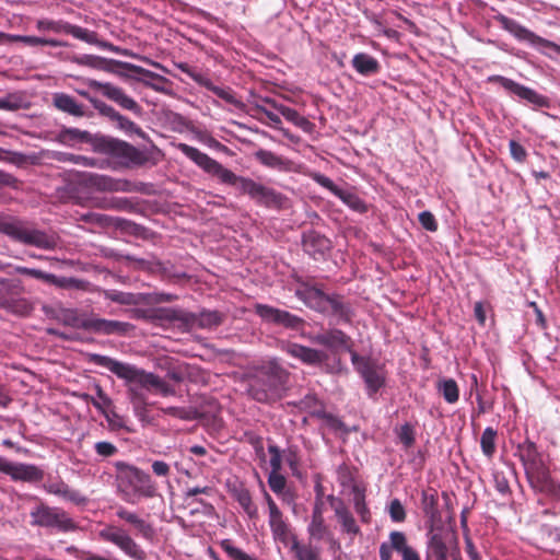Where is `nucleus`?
<instances>
[{"mask_svg":"<svg viewBox=\"0 0 560 560\" xmlns=\"http://www.w3.org/2000/svg\"><path fill=\"white\" fill-rule=\"evenodd\" d=\"M177 149L203 172L217 177L222 184L235 187L241 195L248 196L256 205L271 209L288 208L289 199L272 187L257 183L249 177L236 175L197 148L178 143Z\"/></svg>","mask_w":560,"mask_h":560,"instance_id":"1","label":"nucleus"},{"mask_svg":"<svg viewBox=\"0 0 560 560\" xmlns=\"http://www.w3.org/2000/svg\"><path fill=\"white\" fill-rule=\"evenodd\" d=\"M89 362L105 368L117 377L130 383H136L149 392L160 394L164 397L175 395V389L159 375L138 369L135 365L98 353L89 354Z\"/></svg>","mask_w":560,"mask_h":560,"instance_id":"2","label":"nucleus"},{"mask_svg":"<svg viewBox=\"0 0 560 560\" xmlns=\"http://www.w3.org/2000/svg\"><path fill=\"white\" fill-rule=\"evenodd\" d=\"M299 287L295 295L304 304L324 315L337 317L340 322L350 323L352 319V307L345 298L338 293L327 294L318 285L311 284L302 278L296 279Z\"/></svg>","mask_w":560,"mask_h":560,"instance_id":"3","label":"nucleus"},{"mask_svg":"<svg viewBox=\"0 0 560 560\" xmlns=\"http://www.w3.org/2000/svg\"><path fill=\"white\" fill-rule=\"evenodd\" d=\"M117 491L127 503L135 504L138 499H151L158 495V486L149 474L125 462H115Z\"/></svg>","mask_w":560,"mask_h":560,"instance_id":"4","label":"nucleus"},{"mask_svg":"<svg viewBox=\"0 0 560 560\" xmlns=\"http://www.w3.org/2000/svg\"><path fill=\"white\" fill-rule=\"evenodd\" d=\"M289 380V372L276 360L265 363L248 383V395L258 402L271 404L279 400Z\"/></svg>","mask_w":560,"mask_h":560,"instance_id":"5","label":"nucleus"},{"mask_svg":"<svg viewBox=\"0 0 560 560\" xmlns=\"http://www.w3.org/2000/svg\"><path fill=\"white\" fill-rule=\"evenodd\" d=\"M34 500H36V504L30 512L32 526L54 528L62 533L73 532L78 528L77 523L65 510L49 506L37 498Z\"/></svg>","mask_w":560,"mask_h":560,"instance_id":"6","label":"nucleus"},{"mask_svg":"<svg viewBox=\"0 0 560 560\" xmlns=\"http://www.w3.org/2000/svg\"><path fill=\"white\" fill-rule=\"evenodd\" d=\"M425 559L424 560H457L459 550L456 534L448 527L435 528L425 533Z\"/></svg>","mask_w":560,"mask_h":560,"instance_id":"7","label":"nucleus"},{"mask_svg":"<svg viewBox=\"0 0 560 560\" xmlns=\"http://www.w3.org/2000/svg\"><path fill=\"white\" fill-rule=\"evenodd\" d=\"M351 363L363 378L368 396L373 398L386 384L385 365L372 357L360 355L358 352L352 353Z\"/></svg>","mask_w":560,"mask_h":560,"instance_id":"8","label":"nucleus"},{"mask_svg":"<svg viewBox=\"0 0 560 560\" xmlns=\"http://www.w3.org/2000/svg\"><path fill=\"white\" fill-rule=\"evenodd\" d=\"M0 232L14 241L42 249H54L57 245L54 236L40 230L31 229L21 221H0Z\"/></svg>","mask_w":560,"mask_h":560,"instance_id":"9","label":"nucleus"},{"mask_svg":"<svg viewBox=\"0 0 560 560\" xmlns=\"http://www.w3.org/2000/svg\"><path fill=\"white\" fill-rule=\"evenodd\" d=\"M94 147L101 153L126 159L136 165H144L149 162V156L145 152L122 140L101 137L95 140Z\"/></svg>","mask_w":560,"mask_h":560,"instance_id":"10","label":"nucleus"},{"mask_svg":"<svg viewBox=\"0 0 560 560\" xmlns=\"http://www.w3.org/2000/svg\"><path fill=\"white\" fill-rule=\"evenodd\" d=\"M102 540L118 547L126 556L135 560H145L147 553L132 536L122 527L107 525L98 532Z\"/></svg>","mask_w":560,"mask_h":560,"instance_id":"11","label":"nucleus"},{"mask_svg":"<svg viewBox=\"0 0 560 560\" xmlns=\"http://www.w3.org/2000/svg\"><path fill=\"white\" fill-rule=\"evenodd\" d=\"M264 499L268 506V524L275 541L289 546L294 538H298L296 535L292 532L290 523L267 491H264Z\"/></svg>","mask_w":560,"mask_h":560,"instance_id":"12","label":"nucleus"},{"mask_svg":"<svg viewBox=\"0 0 560 560\" xmlns=\"http://www.w3.org/2000/svg\"><path fill=\"white\" fill-rule=\"evenodd\" d=\"M487 81L489 83H499L504 90H506L511 94H514L521 100L526 101L527 104L533 106V108L550 107V100L547 96L539 94L535 90L523 84H520L512 79L494 74L488 77Z\"/></svg>","mask_w":560,"mask_h":560,"instance_id":"13","label":"nucleus"},{"mask_svg":"<svg viewBox=\"0 0 560 560\" xmlns=\"http://www.w3.org/2000/svg\"><path fill=\"white\" fill-rule=\"evenodd\" d=\"M495 21L500 24V26L512 34L516 39L521 42H527L528 44L536 46V47H542V48H550L553 51L560 54V46L556 43L548 40L546 38H542L532 32L530 30L526 28L525 26L521 25L517 21L508 18L503 14H498L495 16Z\"/></svg>","mask_w":560,"mask_h":560,"instance_id":"14","label":"nucleus"},{"mask_svg":"<svg viewBox=\"0 0 560 560\" xmlns=\"http://www.w3.org/2000/svg\"><path fill=\"white\" fill-rule=\"evenodd\" d=\"M516 455L524 467L527 480L549 468L537 444L529 439L517 445Z\"/></svg>","mask_w":560,"mask_h":560,"instance_id":"15","label":"nucleus"},{"mask_svg":"<svg viewBox=\"0 0 560 560\" xmlns=\"http://www.w3.org/2000/svg\"><path fill=\"white\" fill-rule=\"evenodd\" d=\"M393 551L401 556V560H421L419 552L409 544L404 532L393 530L388 535V541L380 546L381 560H392Z\"/></svg>","mask_w":560,"mask_h":560,"instance_id":"16","label":"nucleus"},{"mask_svg":"<svg viewBox=\"0 0 560 560\" xmlns=\"http://www.w3.org/2000/svg\"><path fill=\"white\" fill-rule=\"evenodd\" d=\"M86 83L91 89L100 91L106 98L115 102L121 108L127 109L137 116L142 115V107L132 97L127 95L121 88L109 82H100L94 79H89Z\"/></svg>","mask_w":560,"mask_h":560,"instance_id":"17","label":"nucleus"},{"mask_svg":"<svg viewBox=\"0 0 560 560\" xmlns=\"http://www.w3.org/2000/svg\"><path fill=\"white\" fill-rule=\"evenodd\" d=\"M177 68L188 77H190L196 83L211 91L218 97L222 98L226 103L233 105L237 109L244 108V103L236 97L235 92L231 88H221L214 85L212 81L203 74L195 71L188 63L182 62L177 65Z\"/></svg>","mask_w":560,"mask_h":560,"instance_id":"18","label":"nucleus"},{"mask_svg":"<svg viewBox=\"0 0 560 560\" xmlns=\"http://www.w3.org/2000/svg\"><path fill=\"white\" fill-rule=\"evenodd\" d=\"M255 314L265 323L280 325L289 329H299L304 325V319L288 311L267 304L257 303L254 306Z\"/></svg>","mask_w":560,"mask_h":560,"instance_id":"19","label":"nucleus"},{"mask_svg":"<svg viewBox=\"0 0 560 560\" xmlns=\"http://www.w3.org/2000/svg\"><path fill=\"white\" fill-rule=\"evenodd\" d=\"M314 180L322 187L328 189L332 195L338 197L351 210L358 213H365L369 210L366 202L354 191L338 187L329 177L323 174H316Z\"/></svg>","mask_w":560,"mask_h":560,"instance_id":"20","label":"nucleus"},{"mask_svg":"<svg viewBox=\"0 0 560 560\" xmlns=\"http://www.w3.org/2000/svg\"><path fill=\"white\" fill-rule=\"evenodd\" d=\"M36 27L38 31H50L57 34L71 35L74 38L80 39L84 43L95 42V32L81 27L79 25L71 24L63 20H38L36 23Z\"/></svg>","mask_w":560,"mask_h":560,"instance_id":"21","label":"nucleus"},{"mask_svg":"<svg viewBox=\"0 0 560 560\" xmlns=\"http://www.w3.org/2000/svg\"><path fill=\"white\" fill-rule=\"evenodd\" d=\"M0 472L11 477L14 481L37 482L44 478V471L35 465L12 463L0 456Z\"/></svg>","mask_w":560,"mask_h":560,"instance_id":"22","label":"nucleus"},{"mask_svg":"<svg viewBox=\"0 0 560 560\" xmlns=\"http://www.w3.org/2000/svg\"><path fill=\"white\" fill-rule=\"evenodd\" d=\"M313 340L332 352L347 351L351 357L355 352L351 337L338 328L324 330L317 334Z\"/></svg>","mask_w":560,"mask_h":560,"instance_id":"23","label":"nucleus"},{"mask_svg":"<svg viewBox=\"0 0 560 560\" xmlns=\"http://www.w3.org/2000/svg\"><path fill=\"white\" fill-rule=\"evenodd\" d=\"M282 350L290 357L311 366H319L327 361L328 354L323 350L310 348L296 342H285Z\"/></svg>","mask_w":560,"mask_h":560,"instance_id":"24","label":"nucleus"},{"mask_svg":"<svg viewBox=\"0 0 560 560\" xmlns=\"http://www.w3.org/2000/svg\"><path fill=\"white\" fill-rule=\"evenodd\" d=\"M421 510L425 517L427 530L446 527L439 510L438 492L433 489L422 491Z\"/></svg>","mask_w":560,"mask_h":560,"instance_id":"25","label":"nucleus"},{"mask_svg":"<svg viewBox=\"0 0 560 560\" xmlns=\"http://www.w3.org/2000/svg\"><path fill=\"white\" fill-rule=\"evenodd\" d=\"M68 59L78 66L89 67L91 69L101 70L121 77L124 75L121 72H119V69H121L122 65V61L120 60L108 59L96 55H72Z\"/></svg>","mask_w":560,"mask_h":560,"instance_id":"26","label":"nucleus"},{"mask_svg":"<svg viewBox=\"0 0 560 560\" xmlns=\"http://www.w3.org/2000/svg\"><path fill=\"white\" fill-rule=\"evenodd\" d=\"M116 516L129 524L135 529V535L152 541L155 537V529L153 525L142 518L138 513L130 511L124 506L116 509Z\"/></svg>","mask_w":560,"mask_h":560,"instance_id":"27","label":"nucleus"},{"mask_svg":"<svg viewBox=\"0 0 560 560\" xmlns=\"http://www.w3.org/2000/svg\"><path fill=\"white\" fill-rule=\"evenodd\" d=\"M527 481L534 491L560 502V482L551 476L549 468Z\"/></svg>","mask_w":560,"mask_h":560,"instance_id":"28","label":"nucleus"},{"mask_svg":"<svg viewBox=\"0 0 560 560\" xmlns=\"http://www.w3.org/2000/svg\"><path fill=\"white\" fill-rule=\"evenodd\" d=\"M131 328L132 325L126 322L89 317L86 330L101 335H125Z\"/></svg>","mask_w":560,"mask_h":560,"instance_id":"29","label":"nucleus"},{"mask_svg":"<svg viewBox=\"0 0 560 560\" xmlns=\"http://www.w3.org/2000/svg\"><path fill=\"white\" fill-rule=\"evenodd\" d=\"M330 248V241L320 235L319 233L312 231L303 236V249L314 259H318Z\"/></svg>","mask_w":560,"mask_h":560,"instance_id":"30","label":"nucleus"},{"mask_svg":"<svg viewBox=\"0 0 560 560\" xmlns=\"http://www.w3.org/2000/svg\"><path fill=\"white\" fill-rule=\"evenodd\" d=\"M151 318L161 323L187 326V322L191 320L194 317L189 312H185L180 308L159 307L153 311Z\"/></svg>","mask_w":560,"mask_h":560,"instance_id":"31","label":"nucleus"},{"mask_svg":"<svg viewBox=\"0 0 560 560\" xmlns=\"http://www.w3.org/2000/svg\"><path fill=\"white\" fill-rule=\"evenodd\" d=\"M82 183L100 191H119L122 189L120 180L96 173H84L82 175Z\"/></svg>","mask_w":560,"mask_h":560,"instance_id":"32","label":"nucleus"},{"mask_svg":"<svg viewBox=\"0 0 560 560\" xmlns=\"http://www.w3.org/2000/svg\"><path fill=\"white\" fill-rule=\"evenodd\" d=\"M48 493L61 497L62 499L70 501L77 505H83L86 503V498L78 490L71 489L65 481L58 480L49 482L45 486Z\"/></svg>","mask_w":560,"mask_h":560,"instance_id":"33","label":"nucleus"},{"mask_svg":"<svg viewBox=\"0 0 560 560\" xmlns=\"http://www.w3.org/2000/svg\"><path fill=\"white\" fill-rule=\"evenodd\" d=\"M52 105L60 112L73 117L85 116L84 106L75 101V98L66 93H55L52 95Z\"/></svg>","mask_w":560,"mask_h":560,"instance_id":"34","label":"nucleus"},{"mask_svg":"<svg viewBox=\"0 0 560 560\" xmlns=\"http://www.w3.org/2000/svg\"><path fill=\"white\" fill-rule=\"evenodd\" d=\"M256 160L266 167L273 168L280 172H288L292 168V162L276 153L260 149L255 153Z\"/></svg>","mask_w":560,"mask_h":560,"instance_id":"35","label":"nucleus"},{"mask_svg":"<svg viewBox=\"0 0 560 560\" xmlns=\"http://www.w3.org/2000/svg\"><path fill=\"white\" fill-rule=\"evenodd\" d=\"M231 493L250 520L259 517L258 508L254 503L252 493L247 488L244 486L234 487Z\"/></svg>","mask_w":560,"mask_h":560,"instance_id":"36","label":"nucleus"},{"mask_svg":"<svg viewBox=\"0 0 560 560\" xmlns=\"http://www.w3.org/2000/svg\"><path fill=\"white\" fill-rule=\"evenodd\" d=\"M56 140L67 147H73L78 143H90L93 140L92 135L86 130L78 128H63L57 135Z\"/></svg>","mask_w":560,"mask_h":560,"instance_id":"37","label":"nucleus"},{"mask_svg":"<svg viewBox=\"0 0 560 560\" xmlns=\"http://www.w3.org/2000/svg\"><path fill=\"white\" fill-rule=\"evenodd\" d=\"M194 317L191 320L187 322V326L197 325L200 328H215L220 326L224 320V315L219 311H202L199 314L190 313Z\"/></svg>","mask_w":560,"mask_h":560,"instance_id":"38","label":"nucleus"},{"mask_svg":"<svg viewBox=\"0 0 560 560\" xmlns=\"http://www.w3.org/2000/svg\"><path fill=\"white\" fill-rule=\"evenodd\" d=\"M351 63L358 73L365 77L376 74L381 69L377 59L365 52L354 55Z\"/></svg>","mask_w":560,"mask_h":560,"instance_id":"39","label":"nucleus"},{"mask_svg":"<svg viewBox=\"0 0 560 560\" xmlns=\"http://www.w3.org/2000/svg\"><path fill=\"white\" fill-rule=\"evenodd\" d=\"M14 272L23 276H28L32 278H35L37 280H42L46 283L65 288L67 285L68 280L66 278H58L57 276L52 273H47L45 271H42L39 269L35 268H27L23 266H16L14 267Z\"/></svg>","mask_w":560,"mask_h":560,"instance_id":"40","label":"nucleus"},{"mask_svg":"<svg viewBox=\"0 0 560 560\" xmlns=\"http://www.w3.org/2000/svg\"><path fill=\"white\" fill-rule=\"evenodd\" d=\"M295 560H322L320 549L311 544H301L298 538L289 545Z\"/></svg>","mask_w":560,"mask_h":560,"instance_id":"41","label":"nucleus"},{"mask_svg":"<svg viewBox=\"0 0 560 560\" xmlns=\"http://www.w3.org/2000/svg\"><path fill=\"white\" fill-rule=\"evenodd\" d=\"M337 513L335 514L338 522L341 525L342 532L354 537L361 534V529L358 526L352 513L347 506L338 505Z\"/></svg>","mask_w":560,"mask_h":560,"instance_id":"42","label":"nucleus"},{"mask_svg":"<svg viewBox=\"0 0 560 560\" xmlns=\"http://www.w3.org/2000/svg\"><path fill=\"white\" fill-rule=\"evenodd\" d=\"M0 307L19 316H27L33 311V305L23 298L0 300Z\"/></svg>","mask_w":560,"mask_h":560,"instance_id":"43","label":"nucleus"},{"mask_svg":"<svg viewBox=\"0 0 560 560\" xmlns=\"http://www.w3.org/2000/svg\"><path fill=\"white\" fill-rule=\"evenodd\" d=\"M307 533L310 537L315 540H323L331 534L324 516L318 515L311 516V522L307 526Z\"/></svg>","mask_w":560,"mask_h":560,"instance_id":"44","label":"nucleus"},{"mask_svg":"<svg viewBox=\"0 0 560 560\" xmlns=\"http://www.w3.org/2000/svg\"><path fill=\"white\" fill-rule=\"evenodd\" d=\"M498 432L492 427H488L483 430L480 439V447L482 454L491 459L497 451L495 440Z\"/></svg>","mask_w":560,"mask_h":560,"instance_id":"45","label":"nucleus"},{"mask_svg":"<svg viewBox=\"0 0 560 560\" xmlns=\"http://www.w3.org/2000/svg\"><path fill=\"white\" fill-rule=\"evenodd\" d=\"M13 39L18 40V42H22L23 44H25L27 46H32V47H35V46L61 47V46H67L68 45L67 43H63V42L58 40V39L42 38V37H36V36L16 35V36H13Z\"/></svg>","mask_w":560,"mask_h":560,"instance_id":"46","label":"nucleus"},{"mask_svg":"<svg viewBox=\"0 0 560 560\" xmlns=\"http://www.w3.org/2000/svg\"><path fill=\"white\" fill-rule=\"evenodd\" d=\"M279 113L288 121L292 122L294 126H296L303 130H306L311 126L310 120L307 118H305L304 116L300 115V113L294 108L283 105L282 107H279Z\"/></svg>","mask_w":560,"mask_h":560,"instance_id":"47","label":"nucleus"},{"mask_svg":"<svg viewBox=\"0 0 560 560\" xmlns=\"http://www.w3.org/2000/svg\"><path fill=\"white\" fill-rule=\"evenodd\" d=\"M95 389L97 398L92 397L88 394H84L83 397L88 402L92 404L97 410H100L104 415L107 411L106 409L113 405V401L105 394V392L100 385H96Z\"/></svg>","mask_w":560,"mask_h":560,"instance_id":"48","label":"nucleus"},{"mask_svg":"<svg viewBox=\"0 0 560 560\" xmlns=\"http://www.w3.org/2000/svg\"><path fill=\"white\" fill-rule=\"evenodd\" d=\"M440 390L448 404H455L459 398V388L453 378L442 381L440 383Z\"/></svg>","mask_w":560,"mask_h":560,"instance_id":"49","label":"nucleus"},{"mask_svg":"<svg viewBox=\"0 0 560 560\" xmlns=\"http://www.w3.org/2000/svg\"><path fill=\"white\" fill-rule=\"evenodd\" d=\"M220 547L231 560H258L254 556H250L242 549L235 547L231 539H223L220 542Z\"/></svg>","mask_w":560,"mask_h":560,"instance_id":"50","label":"nucleus"},{"mask_svg":"<svg viewBox=\"0 0 560 560\" xmlns=\"http://www.w3.org/2000/svg\"><path fill=\"white\" fill-rule=\"evenodd\" d=\"M104 296L112 302H116L121 305H132L137 303V299L133 293L122 292L117 290H106Z\"/></svg>","mask_w":560,"mask_h":560,"instance_id":"51","label":"nucleus"},{"mask_svg":"<svg viewBox=\"0 0 560 560\" xmlns=\"http://www.w3.org/2000/svg\"><path fill=\"white\" fill-rule=\"evenodd\" d=\"M121 69L128 70L136 74H140L148 79L156 80L162 83L167 81L166 78H164L163 75L152 72L148 69H144V68L133 65V63L122 61Z\"/></svg>","mask_w":560,"mask_h":560,"instance_id":"52","label":"nucleus"},{"mask_svg":"<svg viewBox=\"0 0 560 560\" xmlns=\"http://www.w3.org/2000/svg\"><path fill=\"white\" fill-rule=\"evenodd\" d=\"M160 410L167 416L180 419V420H192L196 417V411L191 408L185 407H165Z\"/></svg>","mask_w":560,"mask_h":560,"instance_id":"53","label":"nucleus"},{"mask_svg":"<svg viewBox=\"0 0 560 560\" xmlns=\"http://www.w3.org/2000/svg\"><path fill=\"white\" fill-rule=\"evenodd\" d=\"M91 104L98 112L100 115L108 118L113 122L116 121V118L120 114L113 106L106 104L105 102L98 98L91 100Z\"/></svg>","mask_w":560,"mask_h":560,"instance_id":"54","label":"nucleus"},{"mask_svg":"<svg viewBox=\"0 0 560 560\" xmlns=\"http://www.w3.org/2000/svg\"><path fill=\"white\" fill-rule=\"evenodd\" d=\"M91 104L98 112L100 115L108 118L113 122L116 121V118L120 114L113 106L106 104L105 102L98 98L91 100Z\"/></svg>","mask_w":560,"mask_h":560,"instance_id":"55","label":"nucleus"},{"mask_svg":"<svg viewBox=\"0 0 560 560\" xmlns=\"http://www.w3.org/2000/svg\"><path fill=\"white\" fill-rule=\"evenodd\" d=\"M115 122L117 124V127L124 130L125 132L136 133L140 137H144L143 130L136 122H133L126 116H122L121 114L118 115Z\"/></svg>","mask_w":560,"mask_h":560,"instance_id":"56","label":"nucleus"},{"mask_svg":"<svg viewBox=\"0 0 560 560\" xmlns=\"http://www.w3.org/2000/svg\"><path fill=\"white\" fill-rule=\"evenodd\" d=\"M354 509L363 523L370 522L371 513L365 503L364 494L361 492H355L354 494Z\"/></svg>","mask_w":560,"mask_h":560,"instance_id":"57","label":"nucleus"},{"mask_svg":"<svg viewBox=\"0 0 560 560\" xmlns=\"http://www.w3.org/2000/svg\"><path fill=\"white\" fill-rule=\"evenodd\" d=\"M388 513L390 516V520L395 523H402L406 520V510L404 505L401 504L400 500L393 499L389 503Z\"/></svg>","mask_w":560,"mask_h":560,"instance_id":"58","label":"nucleus"},{"mask_svg":"<svg viewBox=\"0 0 560 560\" xmlns=\"http://www.w3.org/2000/svg\"><path fill=\"white\" fill-rule=\"evenodd\" d=\"M63 322L73 328L86 330L89 318L79 316L74 311H67L63 315Z\"/></svg>","mask_w":560,"mask_h":560,"instance_id":"59","label":"nucleus"},{"mask_svg":"<svg viewBox=\"0 0 560 560\" xmlns=\"http://www.w3.org/2000/svg\"><path fill=\"white\" fill-rule=\"evenodd\" d=\"M398 439L404 444L405 448H410L415 442V429L410 423H405L398 431Z\"/></svg>","mask_w":560,"mask_h":560,"instance_id":"60","label":"nucleus"},{"mask_svg":"<svg viewBox=\"0 0 560 560\" xmlns=\"http://www.w3.org/2000/svg\"><path fill=\"white\" fill-rule=\"evenodd\" d=\"M268 486L273 493L283 492L287 489V479L279 472H270L268 476Z\"/></svg>","mask_w":560,"mask_h":560,"instance_id":"61","label":"nucleus"},{"mask_svg":"<svg viewBox=\"0 0 560 560\" xmlns=\"http://www.w3.org/2000/svg\"><path fill=\"white\" fill-rule=\"evenodd\" d=\"M268 453L270 454V472H279L282 468V455L280 448L275 444H270L268 445Z\"/></svg>","mask_w":560,"mask_h":560,"instance_id":"62","label":"nucleus"},{"mask_svg":"<svg viewBox=\"0 0 560 560\" xmlns=\"http://www.w3.org/2000/svg\"><path fill=\"white\" fill-rule=\"evenodd\" d=\"M509 149H510L511 156L516 162L523 163L527 159L526 149L516 140H510Z\"/></svg>","mask_w":560,"mask_h":560,"instance_id":"63","label":"nucleus"},{"mask_svg":"<svg viewBox=\"0 0 560 560\" xmlns=\"http://www.w3.org/2000/svg\"><path fill=\"white\" fill-rule=\"evenodd\" d=\"M418 220L423 229L430 232H435L438 230V222L435 217L430 211H422L418 215Z\"/></svg>","mask_w":560,"mask_h":560,"instance_id":"64","label":"nucleus"}]
</instances>
